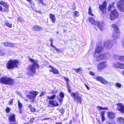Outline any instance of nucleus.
Segmentation results:
<instances>
[{"instance_id":"obj_62","label":"nucleus","mask_w":124,"mask_h":124,"mask_svg":"<svg viewBox=\"0 0 124 124\" xmlns=\"http://www.w3.org/2000/svg\"><path fill=\"white\" fill-rule=\"evenodd\" d=\"M19 109L20 110V111H19V113H22V110L21 109Z\"/></svg>"},{"instance_id":"obj_57","label":"nucleus","mask_w":124,"mask_h":124,"mask_svg":"<svg viewBox=\"0 0 124 124\" xmlns=\"http://www.w3.org/2000/svg\"><path fill=\"white\" fill-rule=\"evenodd\" d=\"M13 123H10V124H17V122H13Z\"/></svg>"},{"instance_id":"obj_16","label":"nucleus","mask_w":124,"mask_h":124,"mask_svg":"<svg viewBox=\"0 0 124 124\" xmlns=\"http://www.w3.org/2000/svg\"><path fill=\"white\" fill-rule=\"evenodd\" d=\"M49 67L51 68L49 69V71L50 72H52L54 74H59V72L58 70L56 68L52 66L51 65H50L47 67V68Z\"/></svg>"},{"instance_id":"obj_41","label":"nucleus","mask_w":124,"mask_h":124,"mask_svg":"<svg viewBox=\"0 0 124 124\" xmlns=\"http://www.w3.org/2000/svg\"><path fill=\"white\" fill-rule=\"evenodd\" d=\"M55 50L57 51L58 53H60L62 52V51L61 49H58L56 47L54 48Z\"/></svg>"},{"instance_id":"obj_59","label":"nucleus","mask_w":124,"mask_h":124,"mask_svg":"<svg viewBox=\"0 0 124 124\" xmlns=\"http://www.w3.org/2000/svg\"><path fill=\"white\" fill-rule=\"evenodd\" d=\"M36 12L38 13H41V12H40V11H36Z\"/></svg>"},{"instance_id":"obj_31","label":"nucleus","mask_w":124,"mask_h":124,"mask_svg":"<svg viewBox=\"0 0 124 124\" xmlns=\"http://www.w3.org/2000/svg\"><path fill=\"white\" fill-rule=\"evenodd\" d=\"M115 8L112 5L109 4L108 6V12H109L112 9V8Z\"/></svg>"},{"instance_id":"obj_8","label":"nucleus","mask_w":124,"mask_h":124,"mask_svg":"<svg viewBox=\"0 0 124 124\" xmlns=\"http://www.w3.org/2000/svg\"><path fill=\"white\" fill-rule=\"evenodd\" d=\"M107 3L106 1H104L102 4L99 5V8L102 14H104L106 13Z\"/></svg>"},{"instance_id":"obj_17","label":"nucleus","mask_w":124,"mask_h":124,"mask_svg":"<svg viewBox=\"0 0 124 124\" xmlns=\"http://www.w3.org/2000/svg\"><path fill=\"white\" fill-rule=\"evenodd\" d=\"M118 110L122 113H124V105L120 102L116 104Z\"/></svg>"},{"instance_id":"obj_19","label":"nucleus","mask_w":124,"mask_h":124,"mask_svg":"<svg viewBox=\"0 0 124 124\" xmlns=\"http://www.w3.org/2000/svg\"><path fill=\"white\" fill-rule=\"evenodd\" d=\"M64 96V93L61 92L59 93V95L57 96V97L58 101L60 102H62Z\"/></svg>"},{"instance_id":"obj_63","label":"nucleus","mask_w":124,"mask_h":124,"mask_svg":"<svg viewBox=\"0 0 124 124\" xmlns=\"http://www.w3.org/2000/svg\"><path fill=\"white\" fill-rule=\"evenodd\" d=\"M50 41L51 43H53V40L52 39H50Z\"/></svg>"},{"instance_id":"obj_51","label":"nucleus","mask_w":124,"mask_h":124,"mask_svg":"<svg viewBox=\"0 0 124 124\" xmlns=\"http://www.w3.org/2000/svg\"><path fill=\"white\" fill-rule=\"evenodd\" d=\"M50 45L51 47L54 48L55 47L53 45V43H50Z\"/></svg>"},{"instance_id":"obj_47","label":"nucleus","mask_w":124,"mask_h":124,"mask_svg":"<svg viewBox=\"0 0 124 124\" xmlns=\"http://www.w3.org/2000/svg\"><path fill=\"white\" fill-rule=\"evenodd\" d=\"M45 93H46L45 92H42L40 94L39 96L40 97L42 96L43 95L45 94Z\"/></svg>"},{"instance_id":"obj_30","label":"nucleus","mask_w":124,"mask_h":124,"mask_svg":"<svg viewBox=\"0 0 124 124\" xmlns=\"http://www.w3.org/2000/svg\"><path fill=\"white\" fill-rule=\"evenodd\" d=\"M88 14L92 16H93L94 14L92 13V9L91 7H89L88 10Z\"/></svg>"},{"instance_id":"obj_3","label":"nucleus","mask_w":124,"mask_h":124,"mask_svg":"<svg viewBox=\"0 0 124 124\" xmlns=\"http://www.w3.org/2000/svg\"><path fill=\"white\" fill-rule=\"evenodd\" d=\"M14 82V80L9 77H2L0 78V83L4 85H11Z\"/></svg>"},{"instance_id":"obj_53","label":"nucleus","mask_w":124,"mask_h":124,"mask_svg":"<svg viewBox=\"0 0 124 124\" xmlns=\"http://www.w3.org/2000/svg\"><path fill=\"white\" fill-rule=\"evenodd\" d=\"M58 92V90H56L55 91V92H54V90L52 91V92L51 93V94H52L53 93H56Z\"/></svg>"},{"instance_id":"obj_18","label":"nucleus","mask_w":124,"mask_h":124,"mask_svg":"<svg viewBox=\"0 0 124 124\" xmlns=\"http://www.w3.org/2000/svg\"><path fill=\"white\" fill-rule=\"evenodd\" d=\"M94 78L97 81L100 82L103 84L106 85L108 84V81L106 80L102 77L98 76L96 78Z\"/></svg>"},{"instance_id":"obj_49","label":"nucleus","mask_w":124,"mask_h":124,"mask_svg":"<svg viewBox=\"0 0 124 124\" xmlns=\"http://www.w3.org/2000/svg\"><path fill=\"white\" fill-rule=\"evenodd\" d=\"M89 74L92 76H94V73L92 71H90L89 73Z\"/></svg>"},{"instance_id":"obj_29","label":"nucleus","mask_w":124,"mask_h":124,"mask_svg":"<svg viewBox=\"0 0 124 124\" xmlns=\"http://www.w3.org/2000/svg\"><path fill=\"white\" fill-rule=\"evenodd\" d=\"M57 109L58 110L59 112L61 113V114L59 115V116L62 115L64 114L65 110L63 108L59 109H58L57 108Z\"/></svg>"},{"instance_id":"obj_28","label":"nucleus","mask_w":124,"mask_h":124,"mask_svg":"<svg viewBox=\"0 0 124 124\" xmlns=\"http://www.w3.org/2000/svg\"><path fill=\"white\" fill-rule=\"evenodd\" d=\"M28 107L30 109V111L32 112H36V111L35 108L34 107H33L32 105L29 104L28 106Z\"/></svg>"},{"instance_id":"obj_56","label":"nucleus","mask_w":124,"mask_h":124,"mask_svg":"<svg viewBox=\"0 0 124 124\" xmlns=\"http://www.w3.org/2000/svg\"><path fill=\"white\" fill-rule=\"evenodd\" d=\"M84 85L88 90H89L90 89L89 87L86 84H85Z\"/></svg>"},{"instance_id":"obj_45","label":"nucleus","mask_w":124,"mask_h":124,"mask_svg":"<svg viewBox=\"0 0 124 124\" xmlns=\"http://www.w3.org/2000/svg\"><path fill=\"white\" fill-rule=\"evenodd\" d=\"M105 111H102L101 112V113L100 114V115L101 116H104V115H105Z\"/></svg>"},{"instance_id":"obj_43","label":"nucleus","mask_w":124,"mask_h":124,"mask_svg":"<svg viewBox=\"0 0 124 124\" xmlns=\"http://www.w3.org/2000/svg\"><path fill=\"white\" fill-rule=\"evenodd\" d=\"M5 111L7 113H8L10 112V109L9 108L7 107L6 108Z\"/></svg>"},{"instance_id":"obj_44","label":"nucleus","mask_w":124,"mask_h":124,"mask_svg":"<svg viewBox=\"0 0 124 124\" xmlns=\"http://www.w3.org/2000/svg\"><path fill=\"white\" fill-rule=\"evenodd\" d=\"M119 69H124V64L120 63Z\"/></svg>"},{"instance_id":"obj_46","label":"nucleus","mask_w":124,"mask_h":124,"mask_svg":"<svg viewBox=\"0 0 124 124\" xmlns=\"http://www.w3.org/2000/svg\"><path fill=\"white\" fill-rule=\"evenodd\" d=\"M116 85L117 87L119 88H120L121 87V85L120 83H116Z\"/></svg>"},{"instance_id":"obj_52","label":"nucleus","mask_w":124,"mask_h":124,"mask_svg":"<svg viewBox=\"0 0 124 124\" xmlns=\"http://www.w3.org/2000/svg\"><path fill=\"white\" fill-rule=\"evenodd\" d=\"M34 118H31L29 120V122L30 123H32L33 122V121L34 120Z\"/></svg>"},{"instance_id":"obj_55","label":"nucleus","mask_w":124,"mask_h":124,"mask_svg":"<svg viewBox=\"0 0 124 124\" xmlns=\"http://www.w3.org/2000/svg\"><path fill=\"white\" fill-rule=\"evenodd\" d=\"M102 118V120L103 122L105 120V117L104 116H101Z\"/></svg>"},{"instance_id":"obj_40","label":"nucleus","mask_w":124,"mask_h":124,"mask_svg":"<svg viewBox=\"0 0 124 124\" xmlns=\"http://www.w3.org/2000/svg\"><path fill=\"white\" fill-rule=\"evenodd\" d=\"M74 16L76 17H78L79 16V14L78 12L77 11L74 12Z\"/></svg>"},{"instance_id":"obj_7","label":"nucleus","mask_w":124,"mask_h":124,"mask_svg":"<svg viewBox=\"0 0 124 124\" xmlns=\"http://www.w3.org/2000/svg\"><path fill=\"white\" fill-rule=\"evenodd\" d=\"M70 96L73 97L74 100H76L77 103H79L80 104L81 103L82 101V97L79 96V93L78 92L75 93L72 92L70 93Z\"/></svg>"},{"instance_id":"obj_6","label":"nucleus","mask_w":124,"mask_h":124,"mask_svg":"<svg viewBox=\"0 0 124 124\" xmlns=\"http://www.w3.org/2000/svg\"><path fill=\"white\" fill-rule=\"evenodd\" d=\"M88 21L91 24L94 25L96 26L100 30L102 31L103 30V27L101 23L99 22L95 21L93 17H89L88 19Z\"/></svg>"},{"instance_id":"obj_32","label":"nucleus","mask_w":124,"mask_h":124,"mask_svg":"<svg viewBox=\"0 0 124 124\" xmlns=\"http://www.w3.org/2000/svg\"><path fill=\"white\" fill-rule=\"evenodd\" d=\"M97 108L99 110H107L108 109L107 107L103 108L101 106H97Z\"/></svg>"},{"instance_id":"obj_64","label":"nucleus","mask_w":124,"mask_h":124,"mask_svg":"<svg viewBox=\"0 0 124 124\" xmlns=\"http://www.w3.org/2000/svg\"><path fill=\"white\" fill-rule=\"evenodd\" d=\"M106 124H111L109 122H108L107 121L106 122Z\"/></svg>"},{"instance_id":"obj_61","label":"nucleus","mask_w":124,"mask_h":124,"mask_svg":"<svg viewBox=\"0 0 124 124\" xmlns=\"http://www.w3.org/2000/svg\"><path fill=\"white\" fill-rule=\"evenodd\" d=\"M76 8V7H74V8H72V10H75Z\"/></svg>"},{"instance_id":"obj_11","label":"nucleus","mask_w":124,"mask_h":124,"mask_svg":"<svg viewBox=\"0 0 124 124\" xmlns=\"http://www.w3.org/2000/svg\"><path fill=\"white\" fill-rule=\"evenodd\" d=\"M110 56L109 54L108 53H106L103 54L99 55L96 57V61L97 62L105 59L108 58Z\"/></svg>"},{"instance_id":"obj_24","label":"nucleus","mask_w":124,"mask_h":124,"mask_svg":"<svg viewBox=\"0 0 124 124\" xmlns=\"http://www.w3.org/2000/svg\"><path fill=\"white\" fill-rule=\"evenodd\" d=\"M108 116L110 119H113L115 117V114L112 112H108L107 113Z\"/></svg>"},{"instance_id":"obj_27","label":"nucleus","mask_w":124,"mask_h":124,"mask_svg":"<svg viewBox=\"0 0 124 124\" xmlns=\"http://www.w3.org/2000/svg\"><path fill=\"white\" fill-rule=\"evenodd\" d=\"M116 121L118 123H124V119L122 117H117V118Z\"/></svg>"},{"instance_id":"obj_50","label":"nucleus","mask_w":124,"mask_h":124,"mask_svg":"<svg viewBox=\"0 0 124 124\" xmlns=\"http://www.w3.org/2000/svg\"><path fill=\"white\" fill-rule=\"evenodd\" d=\"M17 20L18 21L21 22L22 21V18L20 17H19L17 18Z\"/></svg>"},{"instance_id":"obj_25","label":"nucleus","mask_w":124,"mask_h":124,"mask_svg":"<svg viewBox=\"0 0 124 124\" xmlns=\"http://www.w3.org/2000/svg\"><path fill=\"white\" fill-rule=\"evenodd\" d=\"M5 46L13 47L14 46V44L9 42H4L2 43Z\"/></svg>"},{"instance_id":"obj_54","label":"nucleus","mask_w":124,"mask_h":124,"mask_svg":"<svg viewBox=\"0 0 124 124\" xmlns=\"http://www.w3.org/2000/svg\"><path fill=\"white\" fill-rule=\"evenodd\" d=\"M122 46L124 48V38L122 41Z\"/></svg>"},{"instance_id":"obj_39","label":"nucleus","mask_w":124,"mask_h":124,"mask_svg":"<svg viewBox=\"0 0 124 124\" xmlns=\"http://www.w3.org/2000/svg\"><path fill=\"white\" fill-rule=\"evenodd\" d=\"M5 25L6 26L9 28H11L12 27V24L11 23H10L8 22H6Z\"/></svg>"},{"instance_id":"obj_35","label":"nucleus","mask_w":124,"mask_h":124,"mask_svg":"<svg viewBox=\"0 0 124 124\" xmlns=\"http://www.w3.org/2000/svg\"><path fill=\"white\" fill-rule=\"evenodd\" d=\"M38 1L39 4H41L42 5L46 6V4L44 3L43 0H38Z\"/></svg>"},{"instance_id":"obj_12","label":"nucleus","mask_w":124,"mask_h":124,"mask_svg":"<svg viewBox=\"0 0 124 124\" xmlns=\"http://www.w3.org/2000/svg\"><path fill=\"white\" fill-rule=\"evenodd\" d=\"M107 64L106 61H102L98 63L97 66L98 70L101 71L107 66Z\"/></svg>"},{"instance_id":"obj_21","label":"nucleus","mask_w":124,"mask_h":124,"mask_svg":"<svg viewBox=\"0 0 124 124\" xmlns=\"http://www.w3.org/2000/svg\"><path fill=\"white\" fill-rule=\"evenodd\" d=\"M33 30L35 31H39L43 30V27L38 25L33 26L32 27Z\"/></svg>"},{"instance_id":"obj_36","label":"nucleus","mask_w":124,"mask_h":124,"mask_svg":"<svg viewBox=\"0 0 124 124\" xmlns=\"http://www.w3.org/2000/svg\"><path fill=\"white\" fill-rule=\"evenodd\" d=\"M56 97L55 94H53L51 96H48L47 97V98L49 100L54 99Z\"/></svg>"},{"instance_id":"obj_58","label":"nucleus","mask_w":124,"mask_h":124,"mask_svg":"<svg viewBox=\"0 0 124 124\" xmlns=\"http://www.w3.org/2000/svg\"><path fill=\"white\" fill-rule=\"evenodd\" d=\"M73 122L72 120H71L69 122V123L70 124H71Z\"/></svg>"},{"instance_id":"obj_10","label":"nucleus","mask_w":124,"mask_h":124,"mask_svg":"<svg viewBox=\"0 0 124 124\" xmlns=\"http://www.w3.org/2000/svg\"><path fill=\"white\" fill-rule=\"evenodd\" d=\"M30 94L27 95V97L29 99L31 100V101L34 102V100L36 97L39 93V92L37 91L33 90L32 91L29 92Z\"/></svg>"},{"instance_id":"obj_15","label":"nucleus","mask_w":124,"mask_h":124,"mask_svg":"<svg viewBox=\"0 0 124 124\" xmlns=\"http://www.w3.org/2000/svg\"><path fill=\"white\" fill-rule=\"evenodd\" d=\"M113 42L112 41L108 40L104 43V46L107 49L111 48L113 46Z\"/></svg>"},{"instance_id":"obj_13","label":"nucleus","mask_w":124,"mask_h":124,"mask_svg":"<svg viewBox=\"0 0 124 124\" xmlns=\"http://www.w3.org/2000/svg\"><path fill=\"white\" fill-rule=\"evenodd\" d=\"M0 5H2L3 6L5 7V8L3 9L2 10V8L1 6L0 5V11H3L4 12H6L8 11L9 10L8 9L9 6L6 3L2 1H0Z\"/></svg>"},{"instance_id":"obj_2","label":"nucleus","mask_w":124,"mask_h":124,"mask_svg":"<svg viewBox=\"0 0 124 124\" xmlns=\"http://www.w3.org/2000/svg\"><path fill=\"white\" fill-rule=\"evenodd\" d=\"M19 64V62L17 59H10L7 62L6 67L8 69L12 70L14 68H18Z\"/></svg>"},{"instance_id":"obj_23","label":"nucleus","mask_w":124,"mask_h":124,"mask_svg":"<svg viewBox=\"0 0 124 124\" xmlns=\"http://www.w3.org/2000/svg\"><path fill=\"white\" fill-rule=\"evenodd\" d=\"M8 119L10 122H16L15 115L14 114H12L9 117Z\"/></svg>"},{"instance_id":"obj_42","label":"nucleus","mask_w":124,"mask_h":124,"mask_svg":"<svg viewBox=\"0 0 124 124\" xmlns=\"http://www.w3.org/2000/svg\"><path fill=\"white\" fill-rule=\"evenodd\" d=\"M13 100H14V99H10V100L9 101V103H8L10 105H12Z\"/></svg>"},{"instance_id":"obj_48","label":"nucleus","mask_w":124,"mask_h":124,"mask_svg":"<svg viewBox=\"0 0 124 124\" xmlns=\"http://www.w3.org/2000/svg\"><path fill=\"white\" fill-rule=\"evenodd\" d=\"M4 55V52L1 50L0 49V55L1 56H3Z\"/></svg>"},{"instance_id":"obj_37","label":"nucleus","mask_w":124,"mask_h":124,"mask_svg":"<svg viewBox=\"0 0 124 124\" xmlns=\"http://www.w3.org/2000/svg\"><path fill=\"white\" fill-rule=\"evenodd\" d=\"M17 102L19 109H22V105L21 103L19 100H18Z\"/></svg>"},{"instance_id":"obj_20","label":"nucleus","mask_w":124,"mask_h":124,"mask_svg":"<svg viewBox=\"0 0 124 124\" xmlns=\"http://www.w3.org/2000/svg\"><path fill=\"white\" fill-rule=\"evenodd\" d=\"M63 78L64 79V80L66 82L67 88L68 92L69 93H71L72 92L71 89L68 82L69 81V80L65 77H63Z\"/></svg>"},{"instance_id":"obj_22","label":"nucleus","mask_w":124,"mask_h":124,"mask_svg":"<svg viewBox=\"0 0 124 124\" xmlns=\"http://www.w3.org/2000/svg\"><path fill=\"white\" fill-rule=\"evenodd\" d=\"M49 104L54 107L58 106L59 104L57 102L54 100H50L49 101Z\"/></svg>"},{"instance_id":"obj_4","label":"nucleus","mask_w":124,"mask_h":124,"mask_svg":"<svg viewBox=\"0 0 124 124\" xmlns=\"http://www.w3.org/2000/svg\"><path fill=\"white\" fill-rule=\"evenodd\" d=\"M102 43L101 42H99L96 46L93 56L94 57H96L97 55L96 54H99L101 53L103 51L104 48L102 46Z\"/></svg>"},{"instance_id":"obj_1","label":"nucleus","mask_w":124,"mask_h":124,"mask_svg":"<svg viewBox=\"0 0 124 124\" xmlns=\"http://www.w3.org/2000/svg\"><path fill=\"white\" fill-rule=\"evenodd\" d=\"M28 58L32 64L27 66L26 70L27 71V74L28 76L34 77L36 73V68L39 69V66L37 60L31 58L28 56Z\"/></svg>"},{"instance_id":"obj_38","label":"nucleus","mask_w":124,"mask_h":124,"mask_svg":"<svg viewBox=\"0 0 124 124\" xmlns=\"http://www.w3.org/2000/svg\"><path fill=\"white\" fill-rule=\"evenodd\" d=\"M120 63L117 62L116 63H114L113 64V66L114 67L117 68L119 69Z\"/></svg>"},{"instance_id":"obj_60","label":"nucleus","mask_w":124,"mask_h":124,"mask_svg":"<svg viewBox=\"0 0 124 124\" xmlns=\"http://www.w3.org/2000/svg\"><path fill=\"white\" fill-rule=\"evenodd\" d=\"M55 124H62L61 122H56Z\"/></svg>"},{"instance_id":"obj_34","label":"nucleus","mask_w":124,"mask_h":124,"mask_svg":"<svg viewBox=\"0 0 124 124\" xmlns=\"http://www.w3.org/2000/svg\"><path fill=\"white\" fill-rule=\"evenodd\" d=\"M73 69L77 73H78L82 70V68L81 67H79L78 69L73 68Z\"/></svg>"},{"instance_id":"obj_14","label":"nucleus","mask_w":124,"mask_h":124,"mask_svg":"<svg viewBox=\"0 0 124 124\" xmlns=\"http://www.w3.org/2000/svg\"><path fill=\"white\" fill-rule=\"evenodd\" d=\"M117 5L120 11L124 12V0H120L118 2Z\"/></svg>"},{"instance_id":"obj_5","label":"nucleus","mask_w":124,"mask_h":124,"mask_svg":"<svg viewBox=\"0 0 124 124\" xmlns=\"http://www.w3.org/2000/svg\"><path fill=\"white\" fill-rule=\"evenodd\" d=\"M111 27L113 29V37L117 38L119 36L120 33L119 28L115 24L112 25Z\"/></svg>"},{"instance_id":"obj_9","label":"nucleus","mask_w":124,"mask_h":124,"mask_svg":"<svg viewBox=\"0 0 124 124\" xmlns=\"http://www.w3.org/2000/svg\"><path fill=\"white\" fill-rule=\"evenodd\" d=\"M119 14L116 9L111 11L109 13V18L111 20H114L119 16Z\"/></svg>"},{"instance_id":"obj_26","label":"nucleus","mask_w":124,"mask_h":124,"mask_svg":"<svg viewBox=\"0 0 124 124\" xmlns=\"http://www.w3.org/2000/svg\"><path fill=\"white\" fill-rule=\"evenodd\" d=\"M50 18L51 19L52 22L53 23L55 22L56 19L55 16L54 15L52 14H50L49 15Z\"/></svg>"},{"instance_id":"obj_33","label":"nucleus","mask_w":124,"mask_h":124,"mask_svg":"<svg viewBox=\"0 0 124 124\" xmlns=\"http://www.w3.org/2000/svg\"><path fill=\"white\" fill-rule=\"evenodd\" d=\"M118 60L124 62V56H118L117 58Z\"/></svg>"}]
</instances>
